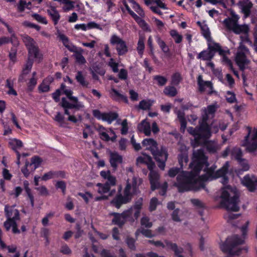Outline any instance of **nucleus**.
Wrapping results in <instances>:
<instances>
[{
  "label": "nucleus",
  "mask_w": 257,
  "mask_h": 257,
  "mask_svg": "<svg viewBox=\"0 0 257 257\" xmlns=\"http://www.w3.org/2000/svg\"><path fill=\"white\" fill-rule=\"evenodd\" d=\"M205 164L207 166H208L207 164V158L203 151L201 149L194 151L192 162L189 165L191 172H183L177 176V182L175 183V185L179 192L198 191L204 188L205 181L219 177L222 178V184L227 183L228 179L225 175L229 167L228 162L216 172L215 171L216 167L212 166L206 170L205 169V174L198 176V173Z\"/></svg>",
  "instance_id": "f257e3e1"
},
{
  "label": "nucleus",
  "mask_w": 257,
  "mask_h": 257,
  "mask_svg": "<svg viewBox=\"0 0 257 257\" xmlns=\"http://www.w3.org/2000/svg\"><path fill=\"white\" fill-rule=\"evenodd\" d=\"M239 17L234 12H231V17L224 20L223 24L225 27L229 31H232L236 34H244V36L240 37L241 41L239 43L235 55V61L239 68L243 70L248 64L249 61L247 57L250 55L249 50L243 45V43L251 44L247 33L249 32V28L247 25H239L238 21Z\"/></svg>",
  "instance_id": "f03ea898"
},
{
  "label": "nucleus",
  "mask_w": 257,
  "mask_h": 257,
  "mask_svg": "<svg viewBox=\"0 0 257 257\" xmlns=\"http://www.w3.org/2000/svg\"><path fill=\"white\" fill-rule=\"evenodd\" d=\"M142 180L138 177L134 176L132 180V187L129 180L126 181V185L124 190V195H117L112 201V203L117 208L120 206L130 201L132 198L133 195L137 193L138 188L141 184Z\"/></svg>",
  "instance_id": "7ed1b4c3"
},
{
  "label": "nucleus",
  "mask_w": 257,
  "mask_h": 257,
  "mask_svg": "<svg viewBox=\"0 0 257 257\" xmlns=\"http://www.w3.org/2000/svg\"><path fill=\"white\" fill-rule=\"evenodd\" d=\"M221 206L228 211H237L239 210L238 196L235 188L230 186L222 188L220 196Z\"/></svg>",
  "instance_id": "20e7f679"
},
{
  "label": "nucleus",
  "mask_w": 257,
  "mask_h": 257,
  "mask_svg": "<svg viewBox=\"0 0 257 257\" xmlns=\"http://www.w3.org/2000/svg\"><path fill=\"white\" fill-rule=\"evenodd\" d=\"M219 130L217 125L212 124L209 126L206 122H203L199 128L189 127L187 128L188 133L194 136V140L199 144L205 143L211 136V133H217Z\"/></svg>",
  "instance_id": "39448f33"
},
{
  "label": "nucleus",
  "mask_w": 257,
  "mask_h": 257,
  "mask_svg": "<svg viewBox=\"0 0 257 257\" xmlns=\"http://www.w3.org/2000/svg\"><path fill=\"white\" fill-rule=\"evenodd\" d=\"M143 146L147 150H150L155 157V160L159 163L158 166L162 170L165 167V162L167 159L168 154L166 149L162 147L160 151H158L157 143L152 139H146L142 142Z\"/></svg>",
  "instance_id": "423d86ee"
},
{
  "label": "nucleus",
  "mask_w": 257,
  "mask_h": 257,
  "mask_svg": "<svg viewBox=\"0 0 257 257\" xmlns=\"http://www.w3.org/2000/svg\"><path fill=\"white\" fill-rule=\"evenodd\" d=\"M5 213L7 220L4 222V225L6 229L9 231L12 228L14 233H20V230L18 229L17 223V221L20 219L19 210L15 208V206L6 205Z\"/></svg>",
  "instance_id": "0eeeda50"
},
{
  "label": "nucleus",
  "mask_w": 257,
  "mask_h": 257,
  "mask_svg": "<svg viewBox=\"0 0 257 257\" xmlns=\"http://www.w3.org/2000/svg\"><path fill=\"white\" fill-rule=\"evenodd\" d=\"M137 164H145L147 165L148 169L150 170L149 178L151 189L152 190H154L158 188L159 186L160 176L157 172L153 170L155 165L152 162L151 157L146 155L140 156L137 158Z\"/></svg>",
  "instance_id": "6e6552de"
},
{
  "label": "nucleus",
  "mask_w": 257,
  "mask_h": 257,
  "mask_svg": "<svg viewBox=\"0 0 257 257\" xmlns=\"http://www.w3.org/2000/svg\"><path fill=\"white\" fill-rule=\"evenodd\" d=\"M22 39L28 51L29 57L35 59V60L40 62L43 55L40 53L36 41L30 36L27 35H22Z\"/></svg>",
  "instance_id": "1a4fd4ad"
},
{
  "label": "nucleus",
  "mask_w": 257,
  "mask_h": 257,
  "mask_svg": "<svg viewBox=\"0 0 257 257\" xmlns=\"http://www.w3.org/2000/svg\"><path fill=\"white\" fill-rule=\"evenodd\" d=\"M133 209L130 208L124 211L122 213H113V218L112 222L113 224L119 226H122L127 221L134 222L135 219L132 217Z\"/></svg>",
  "instance_id": "9d476101"
},
{
  "label": "nucleus",
  "mask_w": 257,
  "mask_h": 257,
  "mask_svg": "<svg viewBox=\"0 0 257 257\" xmlns=\"http://www.w3.org/2000/svg\"><path fill=\"white\" fill-rule=\"evenodd\" d=\"M149 242L154 244L156 246H161L163 248L171 249L174 250L177 257H183L180 254L182 252L183 249L182 248H178L177 245L175 243H173L168 240H165L164 242L160 241L154 240H149Z\"/></svg>",
  "instance_id": "9b49d317"
},
{
  "label": "nucleus",
  "mask_w": 257,
  "mask_h": 257,
  "mask_svg": "<svg viewBox=\"0 0 257 257\" xmlns=\"http://www.w3.org/2000/svg\"><path fill=\"white\" fill-rule=\"evenodd\" d=\"M61 90L62 91L63 93L65 94L67 97L73 102L72 103V108H75L76 109L79 110L84 107L83 103L82 102L78 101L77 97L72 95L73 93L72 91L70 89L67 88L65 85H61Z\"/></svg>",
  "instance_id": "f8f14e48"
},
{
  "label": "nucleus",
  "mask_w": 257,
  "mask_h": 257,
  "mask_svg": "<svg viewBox=\"0 0 257 257\" xmlns=\"http://www.w3.org/2000/svg\"><path fill=\"white\" fill-rule=\"evenodd\" d=\"M93 114L97 119L106 121L109 124H110L118 117V114L115 112H109L103 113L96 109L93 111Z\"/></svg>",
  "instance_id": "ddd939ff"
},
{
  "label": "nucleus",
  "mask_w": 257,
  "mask_h": 257,
  "mask_svg": "<svg viewBox=\"0 0 257 257\" xmlns=\"http://www.w3.org/2000/svg\"><path fill=\"white\" fill-rule=\"evenodd\" d=\"M8 146L10 148L14 151L17 154V164L20 165L21 154L19 150H21L23 147V142L16 138H10L8 140Z\"/></svg>",
  "instance_id": "4468645a"
},
{
  "label": "nucleus",
  "mask_w": 257,
  "mask_h": 257,
  "mask_svg": "<svg viewBox=\"0 0 257 257\" xmlns=\"http://www.w3.org/2000/svg\"><path fill=\"white\" fill-rule=\"evenodd\" d=\"M197 84L199 90L201 92H205L208 94H211L214 92L213 84L211 82L204 80L202 75L198 76Z\"/></svg>",
  "instance_id": "2eb2a0df"
},
{
  "label": "nucleus",
  "mask_w": 257,
  "mask_h": 257,
  "mask_svg": "<svg viewBox=\"0 0 257 257\" xmlns=\"http://www.w3.org/2000/svg\"><path fill=\"white\" fill-rule=\"evenodd\" d=\"M241 183L246 186L249 191L253 192L256 189L257 178L254 176L246 175L242 179Z\"/></svg>",
  "instance_id": "dca6fc26"
},
{
  "label": "nucleus",
  "mask_w": 257,
  "mask_h": 257,
  "mask_svg": "<svg viewBox=\"0 0 257 257\" xmlns=\"http://www.w3.org/2000/svg\"><path fill=\"white\" fill-rule=\"evenodd\" d=\"M207 140H206L205 143L203 144H199L196 142L194 140V142H192V144L194 145V147L198 146V145H205L206 146V149L208 152L211 153H214L220 150L221 148V145L218 144L215 141H207Z\"/></svg>",
  "instance_id": "f3484780"
},
{
  "label": "nucleus",
  "mask_w": 257,
  "mask_h": 257,
  "mask_svg": "<svg viewBox=\"0 0 257 257\" xmlns=\"http://www.w3.org/2000/svg\"><path fill=\"white\" fill-rule=\"evenodd\" d=\"M217 108V105L213 104L208 105L206 108L202 109V117L203 122L206 121L211 117H213L214 114Z\"/></svg>",
  "instance_id": "a211bd4d"
},
{
  "label": "nucleus",
  "mask_w": 257,
  "mask_h": 257,
  "mask_svg": "<svg viewBox=\"0 0 257 257\" xmlns=\"http://www.w3.org/2000/svg\"><path fill=\"white\" fill-rule=\"evenodd\" d=\"M238 6L241 12L244 14V17H248L250 13V9L252 7V3L248 0L240 1L238 3Z\"/></svg>",
  "instance_id": "6ab92c4d"
},
{
  "label": "nucleus",
  "mask_w": 257,
  "mask_h": 257,
  "mask_svg": "<svg viewBox=\"0 0 257 257\" xmlns=\"http://www.w3.org/2000/svg\"><path fill=\"white\" fill-rule=\"evenodd\" d=\"M109 161L111 167L116 169L118 165L122 163V157L117 152H111Z\"/></svg>",
  "instance_id": "aec40b11"
},
{
  "label": "nucleus",
  "mask_w": 257,
  "mask_h": 257,
  "mask_svg": "<svg viewBox=\"0 0 257 257\" xmlns=\"http://www.w3.org/2000/svg\"><path fill=\"white\" fill-rule=\"evenodd\" d=\"M122 3L128 13L138 23L139 25L142 27H143L146 25L145 21L143 19H141L140 17H139L138 15H137L130 9L128 5L126 4V2L125 1L123 0Z\"/></svg>",
  "instance_id": "412c9836"
},
{
  "label": "nucleus",
  "mask_w": 257,
  "mask_h": 257,
  "mask_svg": "<svg viewBox=\"0 0 257 257\" xmlns=\"http://www.w3.org/2000/svg\"><path fill=\"white\" fill-rule=\"evenodd\" d=\"M100 176L104 179L107 180L109 186H115L116 184V178L110 174L109 171H102L100 173Z\"/></svg>",
  "instance_id": "4be33fe9"
},
{
  "label": "nucleus",
  "mask_w": 257,
  "mask_h": 257,
  "mask_svg": "<svg viewBox=\"0 0 257 257\" xmlns=\"http://www.w3.org/2000/svg\"><path fill=\"white\" fill-rule=\"evenodd\" d=\"M138 130L143 133L146 136H150L151 133V125L146 119H144L139 124L138 126Z\"/></svg>",
  "instance_id": "5701e85b"
},
{
  "label": "nucleus",
  "mask_w": 257,
  "mask_h": 257,
  "mask_svg": "<svg viewBox=\"0 0 257 257\" xmlns=\"http://www.w3.org/2000/svg\"><path fill=\"white\" fill-rule=\"evenodd\" d=\"M109 93L110 97L114 100L119 101L122 100L126 103L128 101L127 98L126 96L121 94L114 88H112L110 90Z\"/></svg>",
  "instance_id": "b1692460"
},
{
  "label": "nucleus",
  "mask_w": 257,
  "mask_h": 257,
  "mask_svg": "<svg viewBox=\"0 0 257 257\" xmlns=\"http://www.w3.org/2000/svg\"><path fill=\"white\" fill-rule=\"evenodd\" d=\"M128 2L131 5L133 9L138 13L139 17L141 19L145 17V14L140 6L134 0H127Z\"/></svg>",
  "instance_id": "393cba45"
},
{
  "label": "nucleus",
  "mask_w": 257,
  "mask_h": 257,
  "mask_svg": "<svg viewBox=\"0 0 257 257\" xmlns=\"http://www.w3.org/2000/svg\"><path fill=\"white\" fill-rule=\"evenodd\" d=\"M180 150L182 153L179 155L178 160L180 166L182 167L183 166V162H184L185 163H187L188 161V158L186 153L187 151L186 147L184 145H181Z\"/></svg>",
  "instance_id": "a878e982"
},
{
  "label": "nucleus",
  "mask_w": 257,
  "mask_h": 257,
  "mask_svg": "<svg viewBox=\"0 0 257 257\" xmlns=\"http://www.w3.org/2000/svg\"><path fill=\"white\" fill-rule=\"evenodd\" d=\"M47 13L52 18L54 24L56 25L60 18V16L58 12L53 7L50 8L47 10Z\"/></svg>",
  "instance_id": "bb28decb"
},
{
  "label": "nucleus",
  "mask_w": 257,
  "mask_h": 257,
  "mask_svg": "<svg viewBox=\"0 0 257 257\" xmlns=\"http://www.w3.org/2000/svg\"><path fill=\"white\" fill-rule=\"evenodd\" d=\"M23 184H24V187L25 190V191H26V192L27 194V196L30 200L31 207H32V208H33L34 206V198L33 195H32V194L31 193V189L29 187V183L28 181H25L23 182Z\"/></svg>",
  "instance_id": "cd10ccee"
},
{
  "label": "nucleus",
  "mask_w": 257,
  "mask_h": 257,
  "mask_svg": "<svg viewBox=\"0 0 257 257\" xmlns=\"http://www.w3.org/2000/svg\"><path fill=\"white\" fill-rule=\"evenodd\" d=\"M214 55V53L210 50L203 51L198 55L197 58L203 60H210L213 57Z\"/></svg>",
  "instance_id": "c85d7f7f"
},
{
  "label": "nucleus",
  "mask_w": 257,
  "mask_h": 257,
  "mask_svg": "<svg viewBox=\"0 0 257 257\" xmlns=\"http://www.w3.org/2000/svg\"><path fill=\"white\" fill-rule=\"evenodd\" d=\"M96 186L98 187L97 192L100 194H104L110 191V187L109 186L108 182L104 184L97 183Z\"/></svg>",
  "instance_id": "c756f323"
},
{
  "label": "nucleus",
  "mask_w": 257,
  "mask_h": 257,
  "mask_svg": "<svg viewBox=\"0 0 257 257\" xmlns=\"http://www.w3.org/2000/svg\"><path fill=\"white\" fill-rule=\"evenodd\" d=\"M54 120L56 121L59 125L62 127H67V123L64 120V117L60 112H57L54 117Z\"/></svg>",
  "instance_id": "7c9ffc66"
},
{
  "label": "nucleus",
  "mask_w": 257,
  "mask_h": 257,
  "mask_svg": "<svg viewBox=\"0 0 257 257\" xmlns=\"http://www.w3.org/2000/svg\"><path fill=\"white\" fill-rule=\"evenodd\" d=\"M177 115L181 123V130L183 132H184L187 124L185 118L184 117L185 114L183 111L181 110H178L177 112Z\"/></svg>",
  "instance_id": "2f4dec72"
},
{
  "label": "nucleus",
  "mask_w": 257,
  "mask_h": 257,
  "mask_svg": "<svg viewBox=\"0 0 257 257\" xmlns=\"http://www.w3.org/2000/svg\"><path fill=\"white\" fill-rule=\"evenodd\" d=\"M145 39L143 36H140L137 44V50L141 57H142L145 49Z\"/></svg>",
  "instance_id": "473e14b6"
},
{
  "label": "nucleus",
  "mask_w": 257,
  "mask_h": 257,
  "mask_svg": "<svg viewBox=\"0 0 257 257\" xmlns=\"http://www.w3.org/2000/svg\"><path fill=\"white\" fill-rule=\"evenodd\" d=\"M42 162V159L39 157H34L31 159V163H29L30 167H32L31 171L34 172L39 167Z\"/></svg>",
  "instance_id": "72a5a7b5"
},
{
  "label": "nucleus",
  "mask_w": 257,
  "mask_h": 257,
  "mask_svg": "<svg viewBox=\"0 0 257 257\" xmlns=\"http://www.w3.org/2000/svg\"><path fill=\"white\" fill-rule=\"evenodd\" d=\"M209 50L214 52H218L220 55H224V51L221 48L219 44L214 42H210L208 44Z\"/></svg>",
  "instance_id": "f704fd0d"
},
{
  "label": "nucleus",
  "mask_w": 257,
  "mask_h": 257,
  "mask_svg": "<svg viewBox=\"0 0 257 257\" xmlns=\"http://www.w3.org/2000/svg\"><path fill=\"white\" fill-rule=\"evenodd\" d=\"M115 49L119 56L125 55L128 51V47L125 41L116 47Z\"/></svg>",
  "instance_id": "c9c22d12"
},
{
  "label": "nucleus",
  "mask_w": 257,
  "mask_h": 257,
  "mask_svg": "<svg viewBox=\"0 0 257 257\" xmlns=\"http://www.w3.org/2000/svg\"><path fill=\"white\" fill-rule=\"evenodd\" d=\"M124 41L122 38L116 34L111 35L109 40L110 43L112 46H115V47L121 44V43Z\"/></svg>",
  "instance_id": "e433bc0d"
},
{
  "label": "nucleus",
  "mask_w": 257,
  "mask_h": 257,
  "mask_svg": "<svg viewBox=\"0 0 257 257\" xmlns=\"http://www.w3.org/2000/svg\"><path fill=\"white\" fill-rule=\"evenodd\" d=\"M98 131L100 137L102 140L105 141H109L110 140V131H106L105 128L102 126H100Z\"/></svg>",
  "instance_id": "4c0bfd02"
},
{
  "label": "nucleus",
  "mask_w": 257,
  "mask_h": 257,
  "mask_svg": "<svg viewBox=\"0 0 257 257\" xmlns=\"http://www.w3.org/2000/svg\"><path fill=\"white\" fill-rule=\"evenodd\" d=\"M170 35L177 44H179L182 41L183 36L176 30H171L170 31Z\"/></svg>",
  "instance_id": "58836bf2"
},
{
  "label": "nucleus",
  "mask_w": 257,
  "mask_h": 257,
  "mask_svg": "<svg viewBox=\"0 0 257 257\" xmlns=\"http://www.w3.org/2000/svg\"><path fill=\"white\" fill-rule=\"evenodd\" d=\"M75 78L77 82L83 87H87L89 83L85 80L84 77L80 71H78L76 75Z\"/></svg>",
  "instance_id": "ea45409f"
},
{
  "label": "nucleus",
  "mask_w": 257,
  "mask_h": 257,
  "mask_svg": "<svg viewBox=\"0 0 257 257\" xmlns=\"http://www.w3.org/2000/svg\"><path fill=\"white\" fill-rule=\"evenodd\" d=\"M153 103L154 101L150 99L143 100L140 102L139 107L143 110L149 109Z\"/></svg>",
  "instance_id": "a19ab883"
},
{
  "label": "nucleus",
  "mask_w": 257,
  "mask_h": 257,
  "mask_svg": "<svg viewBox=\"0 0 257 257\" xmlns=\"http://www.w3.org/2000/svg\"><path fill=\"white\" fill-rule=\"evenodd\" d=\"M62 4H64L63 10L66 12L72 10L74 8L75 2L70 0H62Z\"/></svg>",
  "instance_id": "79ce46f5"
},
{
  "label": "nucleus",
  "mask_w": 257,
  "mask_h": 257,
  "mask_svg": "<svg viewBox=\"0 0 257 257\" xmlns=\"http://www.w3.org/2000/svg\"><path fill=\"white\" fill-rule=\"evenodd\" d=\"M61 106L64 109L65 114L69 115V109L72 108V103L68 102L66 98H63L61 100Z\"/></svg>",
  "instance_id": "37998d69"
},
{
  "label": "nucleus",
  "mask_w": 257,
  "mask_h": 257,
  "mask_svg": "<svg viewBox=\"0 0 257 257\" xmlns=\"http://www.w3.org/2000/svg\"><path fill=\"white\" fill-rule=\"evenodd\" d=\"M242 152L239 148H234L231 152V157L237 160V162L242 159Z\"/></svg>",
  "instance_id": "c03bdc74"
},
{
  "label": "nucleus",
  "mask_w": 257,
  "mask_h": 257,
  "mask_svg": "<svg viewBox=\"0 0 257 257\" xmlns=\"http://www.w3.org/2000/svg\"><path fill=\"white\" fill-rule=\"evenodd\" d=\"M57 35L59 39L62 42L63 45L66 47L69 48L70 42L68 38L59 31H57Z\"/></svg>",
  "instance_id": "a18cd8bd"
},
{
  "label": "nucleus",
  "mask_w": 257,
  "mask_h": 257,
  "mask_svg": "<svg viewBox=\"0 0 257 257\" xmlns=\"http://www.w3.org/2000/svg\"><path fill=\"white\" fill-rule=\"evenodd\" d=\"M164 93L169 96H174L177 94V90L173 86H167L164 90Z\"/></svg>",
  "instance_id": "49530a36"
},
{
  "label": "nucleus",
  "mask_w": 257,
  "mask_h": 257,
  "mask_svg": "<svg viewBox=\"0 0 257 257\" xmlns=\"http://www.w3.org/2000/svg\"><path fill=\"white\" fill-rule=\"evenodd\" d=\"M190 201L193 206L196 209H202L205 207L204 203L198 199H192Z\"/></svg>",
  "instance_id": "de8ad7c7"
},
{
  "label": "nucleus",
  "mask_w": 257,
  "mask_h": 257,
  "mask_svg": "<svg viewBox=\"0 0 257 257\" xmlns=\"http://www.w3.org/2000/svg\"><path fill=\"white\" fill-rule=\"evenodd\" d=\"M157 42L164 53L165 54L169 53V48L163 40H162L160 38H157Z\"/></svg>",
  "instance_id": "09e8293b"
},
{
  "label": "nucleus",
  "mask_w": 257,
  "mask_h": 257,
  "mask_svg": "<svg viewBox=\"0 0 257 257\" xmlns=\"http://www.w3.org/2000/svg\"><path fill=\"white\" fill-rule=\"evenodd\" d=\"M31 5V3H27L24 0H20L18 6V9L19 12H23L25 8L30 9L29 6Z\"/></svg>",
  "instance_id": "8fccbe9b"
},
{
  "label": "nucleus",
  "mask_w": 257,
  "mask_h": 257,
  "mask_svg": "<svg viewBox=\"0 0 257 257\" xmlns=\"http://www.w3.org/2000/svg\"><path fill=\"white\" fill-rule=\"evenodd\" d=\"M30 58L31 57H29L28 61L25 65V68L23 70L22 75L27 74L32 67L33 62L32 60H30Z\"/></svg>",
  "instance_id": "3c124183"
},
{
  "label": "nucleus",
  "mask_w": 257,
  "mask_h": 257,
  "mask_svg": "<svg viewBox=\"0 0 257 257\" xmlns=\"http://www.w3.org/2000/svg\"><path fill=\"white\" fill-rule=\"evenodd\" d=\"M182 79L181 74L179 73H175L172 76L171 82L173 85H177L181 81Z\"/></svg>",
  "instance_id": "603ef678"
},
{
  "label": "nucleus",
  "mask_w": 257,
  "mask_h": 257,
  "mask_svg": "<svg viewBox=\"0 0 257 257\" xmlns=\"http://www.w3.org/2000/svg\"><path fill=\"white\" fill-rule=\"evenodd\" d=\"M108 65L110 67L113 72L116 73L118 71V63L116 62L113 58H110L108 61Z\"/></svg>",
  "instance_id": "864d4df0"
},
{
  "label": "nucleus",
  "mask_w": 257,
  "mask_h": 257,
  "mask_svg": "<svg viewBox=\"0 0 257 257\" xmlns=\"http://www.w3.org/2000/svg\"><path fill=\"white\" fill-rule=\"evenodd\" d=\"M78 195L81 197L86 203H88L93 197V195L89 192H86L85 193H78Z\"/></svg>",
  "instance_id": "5fc2aeb1"
},
{
  "label": "nucleus",
  "mask_w": 257,
  "mask_h": 257,
  "mask_svg": "<svg viewBox=\"0 0 257 257\" xmlns=\"http://www.w3.org/2000/svg\"><path fill=\"white\" fill-rule=\"evenodd\" d=\"M32 167H30L29 162L28 161L25 162V167L22 168L21 171L23 173L24 175L26 177H28L30 173V171H31Z\"/></svg>",
  "instance_id": "6e6d98bb"
},
{
  "label": "nucleus",
  "mask_w": 257,
  "mask_h": 257,
  "mask_svg": "<svg viewBox=\"0 0 257 257\" xmlns=\"http://www.w3.org/2000/svg\"><path fill=\"white\" fill-rule=\"evenodd\" d=\"M225 97L227 102L229 103H232L236 101L235 95L234 93L232 92L227 91L226 92Z\"/></svg>",
  "instance_id": "4d7b16f0"
},
{
  "label": "nucleus",
  "mask_w": 257,
  "mask_h": 257,
  "mask_svg": "<svg viewBox=\"0 0 257 257\" xmlns=\"http://www.w3.org/2000/svg\"><path fill=\"white\" fill-rule=\"evenodd\" d=\"M141 223L142 226H144L147 228H150L152 226V223L150 221L149 218L146 216H144L142 218Z\"/></svg>",
  "instance_id": "13d9d810"
},
{
  "label": "nucleus",
  "mask_w": 257,
  "mask_h": 257,
  "mask_svg": "<svg viewBox=\"0 0 257 257\" xmlns=\"http://www.w3.org/2000/svg\"><path fill=\"white\" fill-rule=\"evenodd\" d=\"M140 232H141L143 235L147 237H152L154 236L152 233L151 231L149 229H146L144 228L139 229L136 232V235H138Z\"/></svg>",
  "instance_id": "bf43d9fd"
},
{
  "label": "nucleus",
  "mask_w": 257,
  "mask_h": 257,
  "mask_svg": "<svg viewBox=\"0 0 257 257\" xmlns=\"http://www.w3.org/2000/svg\"><path fill=\"white\" fill-rule=\"evenodd\" d=\"M56 172L50 171L48 173H45L41 178V179L44 181H47L55 177V176L57 175Z\"/></svg>",
  "instance_id": "052dcab7"
},
{
  "label": "nucleus",
  "mask_w": 257,
  "mask_h": 257,
  "mask_svg": "<svg viewBox=\"0 0 257 257\" xmlns=\"http://www.w3.org/2000/svg\"><path fill=\"white\" fill-rule=\"evenodd\" d=\"M154 79L156 80L158 84L161 86L165 85L167 81V79L165 77L160 75L155 76Z\"/></svg>",
  "instance_id": "680f3d73"
},
{
  "label": "nucleus",
  "mask_w": 257,
  "mask_h": 257,
  "mask_svg": "<svg viewBox=\"0 0 257 257\" xmlns=\"http://www.w3.org/2000/svg\"><path fill=\"white\" fill-rule=\"evenodd\" d=\"M238 162L241 167L242 171H247L249 170V165L246 160L242 159Z\"/></svg>",
  "instance_id": "e2e57ef3"
},
{
  "label": "nucleus",
  "mask_w": 257,
  "mask_h": 257,
  "mask_svg": "<svg viewBox=\"0 0 257 257\" xmlns=\"http://www.w3.org/2000/svg\"><path fill=\"white\" fill-rule=\"evenodd\" d=\"M17 50L16 48H12L9 53V57L11 61L15 63L17 60Z\"/></svg>",
  "instance_id": "0e129e2a"
},
{
  "label": "nucleus",
  "mask_w": 257,
  "mask_h": 257,
  "mask_svg": "<svg viewBox=\"0 0 257 257\" xmlns=\"http://www.w3.org/2000/svg\"><path fill=\"white\" fill-rule=\"evenodd\" d=\"M120 124L121 125V134L122 135H126L128 130L127 120L124 119Z\"/></svg>",
  "instance_id": "69168bd1"
},
{
  "label": "nucleus",
  "mask_w": 257,
  "mask_h": 257,
  "mask_svg": "<svg viewBox=\"0 0 257 257\" xmlns=\"http://www.w3.org/2000/svg\"><path fill=\"white\" fill-rule=\"evenodd\" d=\"M33 17L34 18L37 20L38 22L41 23L43 24H47V21L45 17H44L39 14H35L33 15Z\"/></svg>",
  "instance_id": "338daca9"
},
{
  "label": "nucleus",
  "mask_w": 257,
  "mask_h": 257,
  "mask_svg": "<svg viewBox=\"0 0 257 257\" xmlns=\"http://www.w3.org/2000/svg\"><path fill=\"white\" fill-rule=\"evenodd\" d=\"M158 204V200L157 198L156 197L153 198L150 201V210L151 211L155 210Z\"/></svg>",
  "instance_id": "774afa93"
}]
</instances>
